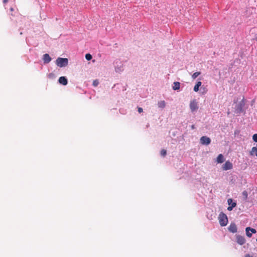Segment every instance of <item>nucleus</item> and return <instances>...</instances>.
I'll list each match as a JSON object with an SVG mask.
<instances>
[{"mask_svg": "<svg viewBox=\"0 0 257 257\" xmlns=\"http://www.w3.org/2000/svg\"><path fill=\"white\" fill-rule=\"evenodd\" d=\"M252 139L255 142L257 143V134L253 135Z\"/></svg>", "mask_w": 257, "mask_h": 257, "instance_id": "nucleus-20", "label": "nucleus"}, {"mask_svg": "<svg viewBox=\"0 0 257 257\" xmlns=\"http://www.w3.org/2000/svg\"><path fill=\"white\" fill-rule=\"evenodd\" d=\"M189 106L192 112L197 111L198 109V102L196 99L191 101Z\"/></svg>", "mask_w": 257, "mask_h": 257, "instance_id": "nucleus-3", "label": "nucleus"}, {"mask_svg": "<svg viewBox=\"0 0 257 257\" xmlns=\"http://www.w3.org/2000/svg\"><path fill=\"white\" fill-rule=\"evenodd\" d=\"M174 86H173V89L174 90H178L180 88V83L179 82H174Z\"/></svg>", "mask_w": 257, "mask_h": 257, "instance_id": "nucleus-14", "label": "nucleus"}, {"mask_svg": "<svg viewBox=\"0 0 257 257\" xmlns=\"http://www.w3.org/2000/svg\"><path fill=\"white\" fill-rule=\"evenodd\" d=\"M200 143L202 145H209L211 142V140L209 138L206 137V136H203L200 138Z\"/></svg>", "mask_w": 257, "mask_h": 257, "instance_id": "nucleus-5", "label": "nucleus"}, {"mask_svg": "<svg viewBox=\"0 0 257 257\" xmlns=\"http://www.w3.org/2000/svg\"><path fill=\"white\" fill-rule=\"evenodd\" d=\"M138 112H139V113H141V112H143V108H141V107H138Z\"/></svg>", "mask_w": 257, "mask_h": 257, "instance_id": "nucleus-24", "label": "nucleus"}, {"mask_svg": "<svg viewBox=\"0 0 257 257\" xmlns=\"http://www.w3.org/2000/svg\"><path fill=\"white\" fill-rule=\"evenodd\" d=\"M228 229L230 232L232 233L236 232L237 230L236 225L235 223H231Z\"/></svg>", "mask_w": 257, "mask_h": 257, "instance_id": "nucleus-8", "label": "nucleus"}, {"mask_svg": "<svg viewBox=\"0 0 257 257\" xmlns=\"http://www.w3.org/2000/svg\"><path fill=\"white\" fill-rule=\"evenodd\" d=\"M249 154L250 156H255L257 157V144L255 147L252 148Z\"/></svg>", "mask_w": 257, "mask_h": 257, "instance_id": "nucleus-11", "label": "nucleus"}, {"mask_svg": "<svg viewBox=\"0 0 257 257\" xmlns=\"http://www.w3.org/2000/svg\"><path fill=\"white\" fill-rule=\"evenodd\" d=\"M236 205V203H232L231 206H229L227 208V210L229 211H231L233 208L235 207Z\"/></svg>", "mask_w": 257, "mask_h": 257, "instance_id": "nucleus-16", "label": "nucleus"}, {"mask_svg": "<svg viewBox=\"0 0 257 257\" xmlns=\"http://www.w3.org/2000/svg\"><path fill=\"white\" fill-rule=\"evenodd\" d=\"M227 203H228V204L229 205H230V204L231 205V204H232V203H233V202H232V199H231V198L228 199L227 200Z\"/></svg>", "mask_w": 257, "mask_h": 257, "instance_id": "nucleus-22", "label": "nucleus"}, {"mask_svg": "<svg viewBox=\"0 0 257 257\" xmlns=\"http://www.w3.org/2000/svg\"><path fill=\"white\" fill-rule=\"evenodd\" d=\"M242 195L245 199H246L247 198L248 194L247 192L246 191H244L242 192Z\"/></svg>", "mask_w": 257, "mask_h": 257, "instance_id": "nucleus-19", "label": "nucleus"}, {"mask_svg": "<svg viewBox=\"0 0 257 257\" xmlns=\"http://www.w3.org/2000/svg\"><path fill=\"white\" fill-rule=\"evenodd\" d=\"M219 222L221 226H225L228 223V219L227 216L224 213L221 212L218 216Z\"/></svg>", "mask_w": 257, "mask_h": 257, "instance_id": "nucleus-1", "label": "nucleus"}, {"mask_svg": "<svg viewBox=\"0 0 257 257\" xmlns=\"http://www.w3.org/2000/svg\"><path fill=\"white\" fill-rule=\"evenodd\" d=\"M236 242L240 245H243L245 242V239L243 236L239 235H237L236 236Z\"/></svg>", "mask_w": 257, "mask_h": 257, "instance_id": "nucleus-7", "label": "nucleus"}, {"mask_svg": "<svg viewBox=\"0 0 257 257\" xmlns=\"http://www.w3.org/2000/svg\"><path fill=\"white\" fill-rule=\"evenodd\" d=\"M158 105L159 107L163 108L166 106V102L164 100H161L158 102Z\"/></svg>", "mask_w": 257, "mask_h": 257, "instance_id": "nucleus-13", "label": "nucleus"}, {"mask_svg": "<svg viewBox=\"0 0 257 257\" xmlns=\"http://www.w3.org/2000/svg\"><path fill=\"white\" fill-rule=\"evenodd\" d=\"M8 0H3V3L4 4H6L7 3H8Z\"/></svg>", "mask_w": 257, "mask_h": 257, "instance_id": "nucleus-26", "label": "nucleus"}, {"mask_svg": "<svg viewBox=\"0 0 257 257\" xmlns=\"http://www.w3.org/2000/svg\"><path fill=\"white\" fill-rule=\"evenodd\" d=\"M58 81L59 82L63 85H66L68 83V81H67V78L64 77V76H61L59 78V80H58Z\"/></svg>", "mask_w": 257, "mask_h": 257, "instance_id": "nucleus-9", "label": "nucleus"}, {"mask_svg": "<svg viewBox=\"0 0 257 257\" xmlns=\"http://www.w3.org/2000/svg\"><path fill=\"white\" fill-rule=\"evenodd\" d=\"M224 158L222 154H219L216 158V162L217 163H222L224 161Z\"/></svg>", "mask_w": 257, "mask_h": 257, "instance_id": "nucleus-12", "label": "nucleus"}, {"mask_svg": "<svg viewBox=\"0 0 257 257\" xmlns=\"http://www.w3.org/2000/svg\"><path fill=\"white\" fill-rule=\"evenodd\" d=\"M44 63H49L51 61V58L48 54H45L43 55V58Z\"/></svg>", "mask_w": 257, "mask_h": 257, "instance_id": "nucleus-10", "label": "nucleus"}, {"mask_svg": "<svg viewBox=\"0 0 257 257\" xmlns=\"http://www.w3.org/2000/svg\"><path fill=\"white\" fill-rule=\"evenodd\" d=\"M191 128H192V129H194V125H192L191 126Z\"/></svg>", "mask_w": 257, "mask_h": 257, "instance_id": "nucleus-28", "label": "nucleus"}, {"mask_svg": "<svg viewBox=\"0 0 257 257\" xmlns=\"http://www.w3.org/2000/svg\"><path fill=\"white\" fill-rule=\"evenodd\" d=\"M57 65L60 67H65L68 64L67 58H58L56 61Z\"/></svg>", "mask_w": 257, "mask_h": 257, "instance_id": "nucleus-2", "label": "nucleus"}, {"mask_svg": "<svg viewBox=\"0 0 257 257\" xmlns=\"http://www.w3.org/2000/svg\"><path fill=\"white\" fill-rule=\"evenodd\" d=\"M202 84V82L200 81H199L197 82V83L196 84V85H198V86H201Z\"/></svg>", "mask_w": 257, "mask_h": 257, "instance_id": "nucleus-25", "label": "nucleus"}, {"mask_svg": "<svg viewBox=\"0 0 257 257\" xmlns=\"http://www.w3.org/2000/svg\"><path fill=\"white\" fill-rule=\"evenodd\" d=\"M201 74L200 72H196L192 75V78L195 79Z\"/></svg>", "mask_w": 257, "mask_h": 257, "instance_id": "nucleus-15", "label": "nucleus"}, {"mask_svg": "<svg viewBox=\"0 0 257 257\" xmlns=\"http://www.w3.org/2000/svg\"><path fill=\"white\" fill-rule=\"evenodd\" d=\"M246 235L248 237H250L252 236V233H256V231L255 229L250 228V227H247L245 228Z\"/></svg>", "mask_w": 257, "mask_h": 257, "instance_id": "nucleus-6", "label": "nucleus"}, {"mask_svg": "<svg viewBox=\"0 0 257 257\" xmlns=\"http://www.w3.org/2000/svg\"><path fill=\"white\" fill-rule=\"evenodd\" d=\"M85 58H86V59L87 60H90L91 59H92V57L91 54H86L85 55Z\"/></svg>", "mask_w": 257, "mask_h": 257, "instance_id": "nucleus-17", "label": "nucleus"}, {"mask_svg": "<svg viewBox=\"0 0 257 257\" xmlns=\"http://www.w3.org/2000/svg\"><path fill=\"white\" fill-rule=\"evenodd\" d=\"M11 11H13V8H11Z\"/></svg>", "mask_w": 257, "mask_h": 257, "instance_id": "nucleus-29", "label": "nucleus"}, {"mask_svg": "<svg viewBox=\"0 0 257 257\" xmlns=\"http://www.w3.org/2000/svg\"><path fill=\"white\" fill-rule=\"evenodd\" d=\"M233 168L232 164L229 161H226L222 165V168L224 171L231 170Z\"/></svg>", "mask_w": 257, "mask_h": 257, "instance_id": "nucleus-4", "label": "nucleus"}, {"mask_svg": "<svg viewBox=\"0 0 257 257\" xmlns=\"http://www.w3.org/2000/svg\"><path fill=\"white\" fill-rule=\"evenodd\" d=\"M199 86L195 85L194 87L193 90L195 92H197L199 90Z\"/></svg>", "mask_w": 257, "mask_h": 257, "instance_id": "nucleus-21", "label": "nucleus"}, {"mask_svg": "<svg viewBox=\"0 0 257 257\" xmlns=\"http://www.w3.org/2000/svg\"><path fill=\"white\" fill-rule=\"evenodd\" d=\"M245 257H252V256L250 255L249 254H247L245 255Z\"/></svg>", "mask_w": 257, "mask_h": 257, "instance_id": "nucleus-27", "label": "nucleus"}, {"mask_svg": "<svg viewBox=\"0 0 257 257\" xmlns=\"http://www.w3.org/2000/svg\"><path fill=\"white\" fill-rule=\"evenodd\" d=\"M167 154V151L165 149H162L161 151V155L163 156V157H165Z\"/></svg>", "mask_w": 257, "mask_h": 257, "instance_id": "nucleus-18", "label": "nucleus"}, {"mask_svg": "<svg viewBox=\"0 0 257 257\" xmlns=\"http://www.w3.org/2000/svg\"><path fill=\"white\" fill-rule=\"evenodd\" d=\"M93 84L94 86H96L98 84V81L97 80H94L93 82Z\"/></svg>", "mask_w": 257, "mask_h": 257, "instance_id": "nucleus-23", "label": "nucleus"}]
</instances>
